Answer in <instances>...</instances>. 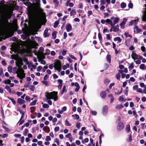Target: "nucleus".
<instances>
[{
	"label": "nucleus",
	"instance_id": "obj_40",
	"mask_svg": "<svg viewBox=\"0 0 146 146\" xmlns=\"http://www.w3.org/2000/svg\"><path fill=\"white\" fill-rule=\"evenodd\" d=\"M42 82L45 84V86H49V84L48 83V82L47 81H46V80H43Z\"/></svg>",
	"mask_w": 146,
	"mask_h": 146
},
{
	"label": "nucleus",
	"instance_id": "obj_33",
	"mask_svg": "<svg viewBox=\"0 0 146 146\" xmlns=\"http://www.w3.org/2000/svg\"><path fill=\"white\" fill-rule=\"evenodd\" d=\"M76 13V12L75 9L72 10L70 12V15L71 16L74 15Z\"/></svg>",
	"mask_w": 146,
	"mask_h": 146
},
{
	"label": "nucleus",
	"instance_id": "obj_18",
	"mask_svg": "<svg viewBox=\"0 0 146 146\" xmlns=\"http://www.w3.org/2000/svg\"><path fill=\"white\" fill-rule=\"evenodd\" d=\"M124 107V106L122 104H117L115 108L116 109H122Z\"/></svg>",
	"mask_w": 146,
	"mask_h": 146
},
{
	"label": "nucleus",
	"instance_id": "obj_9",
	"mask_svg": "<svg viewBox=\"0 0 146 146\" xmlns=\"http://www.w3.org/2000/svg\"><path fill=\"white\" fill-rule=\"evenodd\" d=\"M131 56L132 58L134 60H135L136 58L137 59L139 56L135 52H134V51L132 52Z\"/></svg>",
	"mask_w": 146,
	"mask_h": 146
},
{
	"label": "nucleus",
	"instance_id": "obj_25",
	"mask_svg": "<svg viewBox=\"0 0 146 146\" xmlns=\"http://www.w3.org/2000/svg\"><path fill=\"white\" fill-rule=\"evenodd\" d=\"M23 61H19L18 63V65L17 66L19 67V68H21V66L23 65ZM21 68H20V69H21ZM20 70H19V72H20Z\"/></svg>",
	"mask_w": 146,
	"mask_h": 146
},
{
	"label": "nucleus",
	"instance_id": "obj_63",
	"mask_svg": "<svg viewBox=\"0 0 146 146\" xmlns=\"http://www.w3.org/2000/svg\"><path fill=\"white\" fill-rule=\"evenodd\" d=\"M25 99L27 101L30 102L31 99L28 96H26L25 98Z\"/></svg>",
	"mask_w": 146,
	"mask_h": 146
},
{
	"label": "nucleus",
	"instance_id": "obj_19",
	"mask_svg": "<svg viewBox=\"0 0 146 146\" xmlns=\"http://www.w3.org/2000/svg\"><path fill=\"white\" fill-rule=\"evenodd\" d=\"M114 40L115 41H116L117 40L118 41V43H120L121 42L122 39L120 38V37H115L114 38Z\"/></svg>",
	"mask_w": 146,
	"mask_h": 146
},
{
	"label": "nucleus",
	"instance_id": "obj_27",
	"mask_svg": "<svg viewBox=\"0 0 146 146\" xmlns=\"http://www.w3.org/2000/svg\"><path fill=\"white\" fill-rule=\"evenodd\" d=\"M110 82V81L107 78H106L104 80V83L106 85L108 84Z\"/></svg>",
	"mask_w": 146,
	"mask_h": 146
},
{
	"label": "nucleus",
	"instance_id": "obj_38",
	"mask_svg": "<svg viewBox=\"0 0 146 146\" xmlns=\"http://www.w3.org/2000/svg\"><path fill=\"white\" fill-rule=\"evenodd\" d=\"M129 91V89L128 88V87H127L126 88L125 90H124V93L126 95V96H127L128 95L127 92Z\"/></svg>",
	"mask_w": 146,
	"mask_h": 146
},
{
	"label": "nucleus",
	"instance_id": "obj_50",
	"mask_svg": "<svg viewBox=\"0 0 146 146\" xmlns=\"http://www.w3.org/2000/svg\"><path fill=\"white\" fill-rule=\"evenodd\" d=\"M35 88V86L34 85H31L30 87L29 88V89L32 91H34Z\"/></svg>",
	"mask_w": 146,
	"mask_h": 146
},
{
	"label": "nucleus",
	"instance_id": "obj_28",
	"mask_svg": "<svg viewBox=\"0 0 146 146\" xmlns=\"http://www.w3.org/2000/svg\"><path fill=\"white\" fill-rule=\"evenodd\" d=\"M134 63L133 62L131 63L128 67V68L129 70H131L133 68Z\"/></svg>",
	"mask_w": 146,
	"mask_h": 146
},
{
	"label": "nucleus",
	"instance_id": "obj_43",
	"mask_svg": "<svg viewBox=\"0 0 146 146\" xmlns=\"http://www.w3.org/2000/svg\"><path fill=\"white\" fill-rule=\"evenodd\" d=\"M89 141L88 139V138H85L84 140L82 141V143L83 144H84L85 142V143H87Z\"/></svg>",
	"mask_w": 146,
	"mask_h": 146
},
{
	"label": "nucleus",
	"instance_id": "obj_35",
	"mask_svg": "<svg viewBox=\"0 0 146 146\" xmlns=\"http://www.w3.org/2000/svg\"><path fill=\"white\" fill-rule=\"evenodd\" d=\"M136 22H137V20H132L129 22V25L130 26L132 24L134 23V22H135V24H136L137 23H135Z\"/></svg>",
	"mask_w": 146,
	"mask_h": 146
},
{
	"label": "nucleus",
	"instance_id": "obj_36",
	"mask_svg": "<svg viewBox=\"0 0 146 146\" xmlns=\"http://www.w3.org/2000/svg\"><path fill=\"white\" fill-rule=\"evenodd\" d=\"M66 137L70 139L72 138V135L71 133H69L66 135Z\"/></svg>",
	"mask_w": 146,
	"mask_h": 146
},
{
	"label": "nucleus",
	"instance_id": "obj_64",
	"mask_svg": "<svg viewBox=\"0 0 146 146\" xmlns=\"http://www.w3.org/2000/svg\"><path fill=\"white\" fill-rule=\"evenodd\" d=\"M104 68L105 70H107L109 67V65L108 64L106 63L104 64Z\"/></svg>",
	"mask_w": 146,
	"mask_h": 146
},
{
	"label": "nucleus",
	"instance_id": "obj_60",
	"mask_svg": "<svg viewBox=\"0 0 146 146\" xmlns=\"http://www.w3.org/2000/svg\"><path fill=\"white\" fill-rule=\"evenodd\" d=\"M111 37H110V34L106 35V39L107 40H110L111 38Z\"/></svg>",
	"mask_w": 146,
	"mask_h": 146
},
{
	"label": "nucleus",
	"instance_id": "obj_10",
	"mask_svg": "<svg viewBox=\"0 0 146 146\" xmlns=\"http://www.w3.org/2000/svg\"><path fill=\"white\" fill-rule=\"evenodd\" d=\"M58 82L59 83V84L58 85V88L60 90L62 86L63 81L61 79H58Z\"/></svg>",
	"mask_w": 146,
	"mask_h": 146
},
{
	"label": "nucleus",
	"instance_id": "obj_54",
	"mask_svg": "<svg viewBox=\"0 0 146 146\" xmlns=\"http://www.w3.org/2000/svg\"><path fill=\"white\" fill-rule=\"evenodd\" d=\"M66 52H67L66 50H63L62 52V54L63 56H65L66 54Z\"/></svg>",
	"mask_w": 146,
	"mask_h": 146
},
{
	"label": "nucleus",
	"instance_id": "obj_15",
	"mask_svg": "<svg viewBox=\"0 0 146 146\" xmlns=\"http://www.w3.org/2000/svg\"><path fill=\"white\" fill-rule=\"evenodd\" d=\"M5 2L4 0H2L0 2V11H1L3 8V6L4 5V3Z\"/></svg>",
	"mask_w": 146,
	"mask_h": 146
},
{
	"label": "nucleus",
	"instance_id": "obj_32",
	"mask_svg": "<svg viewBox=\"0 0 146 146\" xmlns=\"http://www.w3.org/2000/svg\"><path fill=\"white\" fill-rule=\"evenodd\" d=\"M13 67L12 66H9L8 67V71L10 72L11 73L12 72Z\"/></svg>",
	"mask_w": 146,
	"mask_h": 146
},
{
	"label": "nucleus",
	"instance_id": "obj_26",
	"mask_svg": "<svg viewBox=\"0 0 146 146\" xmlns=\"http://www.w3.org/2000/svg\"><path fill=\"white\" fill-rule=\"evenodd\" d=\"M57 32L54 31L52 33V37L53 39H55L56 38V34Z\"/></svg>",
	"mask_w": 146,
	"mask_h": 146
},
{
	"label": "nucleus",
	"instance_id": "obj_58",
	"mask_svg": "<svg viewBox=\"0 0 146 146\" xmlns=\"http://www.w3.org/2000/svg\"><path fill=\"white\" fill-rule=\"evenodd\" d=\"M55 70H57L58 72H60L62 70L61 66L54 68Z\"/></svg>",
	"mask_w": 146,
	"mask_h": 146
},
{
	"label": "nucleus",
	"instance_id": "obj_41",
	"mask_svg": "<svg viewBox=\"0 0 146 146\" xmlns=\"http://www.w3.org/2000/svg\"><path fill=\"white\" fill-rule=\"evenodd\" d=\"M36 100H34L32 102H31L29 105L30 106H34L36 104Z\"/></svg>",
	"mask_w": 146,
	"mask_h": 146
},
{
	"label": "nucleus",
	"instance_id": "obj_16",
	"mask_svg": "<svg viewBox=\"0 0 146 146\" xmlns=\"http://www.w3.org/2000/svg\"><path fill=\"white\" fill-rule=\"evenodd\" d=\"M119 26L118 25H117L116 26H115L113 27V31L115 32H117L119 31Z\"/></svg>",
	"mask_w": 146,
	"mask_h": 146
},
{
	"label": "nucleus",
	"instance_id": "obj_59",
	"mask_svg": "<svg viewBox=\"0 0 146 146\" xmlns=\"http://www.w3.org/2000/svg\"><path fill=\"white\" fill-rule=\"evenodd\" d=\"M128 7L130 8H132L133 7V4L131 3H129L128 5Z\"/></svg>",
	"mask_w": 146,
	"mask_h": 146
},
{
	"label": "nucleus",
	"instance_id": "obj_56",
	"mask_svg": "<svg viewBox=\"0 0 146 146\" xmlns=\"http://www.w3.org/2000/svg\"><path fill=\"white\" fill-rule=\"evenodd\" d=\"M51 140L50 137V136H47L46 137L45 140L46 141H50Z\"/></svg>",
	"mask_w": 146,
	"mask_h": 146
},
{
	"label": "nucleus",
	"instance_id": "obj_20",
	"mask_svg": "<svg viewBox=\"0 0 146 146\" xmlns=\"http://www.w3.org/2000/svg\"><path fill=\"white\" fill-rule=\"evenodd\" d=\"M108 96L109 97L111 98L110 103H112L113 102V101L114 100V98H113V95L111 94H109L108 95Z\"/></svg>",
	"mask_w": 146,
	"mask_h": 146
},
{
	"label": "nucleus",
	"instance_id": "obj_7",
	"mask_svg": "<svg viewBox=\"0 0 146 146\" xmlns=\"http://www.w3.org/2000/svg\"><path fill=\"white\" fill-rule=\"evenodd\" d=\"M127 19L126 18H124L123 19V21L120 24V26L121 28L123 29L125 28L124 25L125 24Z\"/></svg>",
	"mask_w": 146,
	"mask_h": 146
},
{
	"label": "nucleus",
	"instance_id": "obj_21",
	"mask_svg": "<svg viewBox=\"0 0 146 146\" xmlns=\"http://www.w3.org/2000/svg\"><path fill=\"white\" fill-rule=\"evenodd\" d=\"M59 23V20L56 21L54 23L53 27L54 28H56L57 27Z\"/></svg>",
	"mask_w": 146,
	"mask_h": 146
},
{
	"label": "nucleus",
	"instance_id": "obj_42",
	"mask_svg": "<svg viewBox=\"0 0 146 146\" xmlns=\"http://www.w3.org/2000/svg\"><path fill=\"white\" fill-rule=\"evenodd\" d=\"M42 129L44 131L48 130V132L50 131V128L48 126H44L43 128Z\"/></svg>",
	"mask_w": 146,
	"mask_h": 146
},
{
	"label": "nucleus",
	"instance_id": "obj_53",
	"mask_svg": "<svg viewBox=\"0 0 146 146\" xmlns=\"http://www.w3.org/2000/svg\"><path fill=\"white\" fill-rule=\"evenodd\" d=\"M121 76L119 73H118V74H117L116 75V78L118 80H120Z\"/></svg>",
	"mask_w": 146,
	"mask_h": 146
},
{
	"label": "nucleus",
	"instance_id": "obj_51",
	"mask_svg": "<svg viewBox=\"0 0 146 146\" xmlns=\"http://www.w3.org/2000/svg\"><path fill=\"white\" fill-rule=\"evenodd\" d=\"M66 86H63L62 89V91L61 92V94L62 95L64 93V92L66 91Z\"/></svg>",
	"mask_w": 146,
	"mask_h": 146
},
{
	"label": "nucleus",
	"instance_id": "obj_44",
	"mask_svg": "<svg viewBox=\"0 0 146 146\" xmlns=\"http://www.w3.org/2000/svg\"><path fill=\"white\" fill-rule=\"evenodd\" d=\"M1 112L2 114L3 119H5V116L4 114V110L3 109V108H2V107L1 108Z\"/></svg>",
	"mask_w": 146,
	"mask_h": 146
},
{
	"label": "nucleus",
	"instance_id": "obj_17",
	"mask_svg": "<svg viewBox=\"0 0 146 146\" xmlns=\"http://www.w3.org/2000/svg\"><path fill=\"white\" fill-rule=\"evenodd\" d=\"M111 56L110 54H108L106 56V59L107 61L109 63H110L111 62Z\"/></svg>",
	"mask_w": 146,
	"mask_h": 146
},
{
	"label": "nucleus",
	"instance_id": "obj_31",
	"mask_svg": "<svg viewBox=\"0 0 146 146\" xmlns=\"http://www.w3.org/2000/svg\"><path fill=\"white\" fill-rule=\"evenodd\" d=\"M126 6V4L122 2L121 3V7L122 8H124Z\"/></svg>",
	"mask_w": 146,
	"mask_h": 146
},
{
	"label": "nucleus",
	"instance_id": "obj_8",
	"mask_svg": "<svg viewBox=\"0 0 146 146\" xmlns=\"http://www.w3.org/2000/svg\"><path fill=\"white\" fill-rule=\"evenodd\" d=\"M66 29L67 32H68L72 30V26L70 23H68L66 26Z\"/></svg>",
	"mask_w": 146,
	"mask_h": 146
},
{
	"label": "nucleus",
	"instance_id": "obj_49",
	"mask_svg": "<svg viewBox=\"0 0 146 146\" xmlns=\"http://www.w3.org/2000/svg\"><path fill=\"white\" fill-rule=\"evenodd\" d=\"M80 124H81L80 123L78 122L76 123V127L78 129H79L80 127Z\"/></svg>",
	"mask_w": 146,
	"mask_h": 146
},
{
	"label": "nucleus",
	"instance_id": "obj_29",
	"mask_svg": "<svg viewBox=\"0 0 146 146\" xmlns=\"http://www.w3.org/2000/svg\"><path fill=\"white\" fill-rule=\"evenodd\" d=\"M3 82L5 84H9L11 82V81L10 80H5Z\"/></svg>",
	"mask_w": 146,
	"mask_h": 146
},
{
	"label": "nucleus",
	"instance_id": "obj_46",
	"mask_svg": "<svg viewBox=\"0 0 146 146\" xmlns=\"http://www.w3.org/2000/svg\"><path fill=\"white\" fill-rule=\"evenodd\" d=\"M112 22V21L109 19H107L106 20V23L108 24H110Z\"/></svg>",
	"mask_w": 146,
	"mask_h": 146
},
{
	"label": "nucleus",
	"instance_id": "obj_34",
	"mask_svg": "<svg viewBox=\"0 0 146 146\" xmlns=\"http://www.w3.org/2000/svg\"><path fill=\"white\" fill-rule=\"evenodd\" d=\"M65 125L67 126H71V124L69 123V121L67 119H66L65 121Z\"/></svg>",
	"mask_w": 146,
	"mask_h": 146
},
{
	"label": "nucleus",
	"instance_id": "obj_11",
	"mask_svg": "<svg viewBox=\"0 0 146 146\" xmlns=\"http://www.w3.org/2000/svg\"><path fill=\"white\" fill-rule=\"evenodd\" d=\"M106 93L105 91L101 92L100 93V96L102 99H105L106 97Z\"/></svg>",
	"mask_w": 146,
	"mask_h": 146
},
{
	"label": "nucleus",
	"instance_id": "obj_14",
	"mask_svg": "<svg viewBox=\"0 0 146 146\" xmlns=\"http://www.w3.org/2000/svg\"><path fill=\"white\" fill-rule=\"evenodd\" d=\"M48 29H45L44 32V38H46L49 36V35L48 33Z\"/></svg>",
	"mask_w": 146,
	"mask_h": 146
},
{
	"label": "nucleus",
	"instance_id": "obj_45",
	"mask_svg": "<svg viewBox=\"0 0 146 146\" xmlns=\"http://www.w3.org/2000/svg\"><path fill=\"white\" fill-rule=\"evenodd\" d=\"M123 95H122L119 97L118 98V100L119 101L121 102L123 101Z\"/></svg>",
	"mask_w": 146,
	"mask_h": 146
},
{
	"label": "nucleus",
	"instance_id": "obj_37",
	"mask_svg": "<svg viewBox=\"0 0 146 146\" xmlns=\"http://www.w3.org/2000/svg\"><path fill=\"white\" fill-rule=\"evenodd\" d=\"M29 130L28 129H25L23 132V134L25 136L27 135V133L28 132Z\"/></svg>",
	"mask_w": 146,
	"mask_h": 146
},
{
	"label": "nucleus",
	"instance_id": "obj_3",
	"mask_svg": "<svg viewBox=\"0 0 146 146\" xmlns=\"http://www.w3.org/2000/svg\"><path fill=\"white\" fill-rule=\"evenodd\" d=\"M36 2L37 4V7L38 8V11L40 13V15L42 17L45 16V13L43 12V10L40 7V0H36Z\"/></svg>",
	"mask_w": 146,
	"mask_h": 146
},
{
	"label": "nucleus",
	"instance_id": "obj_57",
	"mask_svg": "<svg viewBox=\"0 0 146 146\" xmlns=\"http://www.w3.org/2000/svg\"><path fill=\"white\" fill-rule=\"evenodd\" d=\"M42 68V67L41 66H38L37 69V71L38 72H40Z\"/></svg>",
	"mask_w": 146,
	"mask_h": 146
},
{
	"label": "nucleus",
	"instance_id": "obj_6",
	"mask_svg": "<svg viewBox=\"0 0 146 146\" xmlns=\"http://www.w3.org/2000/svg\"><path fill=\"white\" fill-rule=\"evenodd\" d=\"M61 62L60 60H57L54 63V68L59 67L61 66Z\"/></svg>",
	"mask_w": 146,
	"mask_h": 146
},
{
	"label": "nucleus",
	"instance_id": "obj_24",
	"mask_svg": "<svg viewBox=\"0 0 146 146\" xmlns=\"http://www.w3.org/2000/svg\"><path fill=\"white\" fill-rule=\"evenodd\" d=\"M119 20V19L118 17H115V19L113 20V23H114V24H116L118 22Z\"/></svg>",
	"mask_w": 146,
	"mask_h": 146
},
{
	"label": "nucleus",
	"instance_id": "obj_12",
	"mask_svg": "<svg viewBox=\"0 0 146 146\" xmlns=\"http://www.w3.org/2000/svg\"><path fill=\"white\" fill-rule=\"evenodd\" d=\"M25 100L21 99V98H18L17 100V103L21 105L25 103Z\"/></svg>",
	"mask_w": 146,
	"mask_h": 146
},
{
	"label": "nucleus",
	"instance_id": "obj_5",
	"mask_svg": "<svg viewBox=\"0 0 146 146\" xmlns=\"http://www.w3.org/2000/svg\"><path fill=\"white\" fill-rule=\"evenodd\" d=\"M124 127V125L122 121L119 122L117 126V131H120L123 129Z\"/></svg>",
	"mask_w": 146,
	"mask_h": 146
},
{
	"label": "nucleus",
	"instance_id": "obj_52",
	"mask_svg": "<svg viewBox=\"0 0 146 146\" xmlns=\"http://www.w3.org/2000/svg\"><path fill=\"white\" fill-rule=\"evenodd\" d=\"M98 37L99 40L100 41H101L102 40V36L100 33H99L98 34Z\"/></svg>",
	"mask_w": 146,
	"mask_h": 146
},
{
	"label": "nucleus",
	"instance_id": "obj_47",
	"mask_svg": "<svg viewBox=\"0 0 146 146\" xmlns=\"http://www.w3.org/2000/svg\"><path fill=\"white\" fill-rule=\"evenodd\" d=\"M23 2V3L27 6H29V5H31V3L30 2L28 1L27 3H25V2Z\"/></svg>",
	"mask_w": 146,
	"mask_h": 146
},
{
	"label": "nucleus",
	"instance_id": "obj_22",
	"mask_svg": "<svg viewBox=\"0 0 146 146\" xmlns=\"http://www.w3.org/2000/svg\"><path fill=\"white\" fill-rule=\"evenodd\" d=\"M130 130V125L129 124H128L127 125L126 127L125 131L127 133H128L129 132Z\"/></svg>",
	"mask_w": 146,
	"mask_h": 146
},
{
	"label": "nucleus",
	"instance_id": "obj_61",
	"mask_svg": "<svg viewBox=\"0 0 146 146\" xmlns=\"http://www.w3.org/2000/svg\"><path fill=\"white\" fill-rule=\"evenodd\" d=\"M145 67V65L144 64H141L139 66V68L140 69L143 70Z\"/></svg>",
	"mask_w": 146,
	"mask_h": 146
},
{
	"label": "nucleus",
	"instance_id": "obj_55",
	"mask_svg": "<svg viewBox=\"0 0 146 146\" xmlns=\"http://www.w3.org/2000/svg\"><path fill=\"white\" fill-rule=\"evenodd\" d=\"M83 4L82 3H79L78 6V8H79L82 9L83 8Z\"/></svg>",
	"mask_w": 146,
	"mask_h": 146
},
{
	"label": "nucleus",
	"instance_id": "obj_39",
	"mask_svg": "<svg viewBox=\"0 0 146 146\" xmlns=\"http://www.w3.org/2000/svg\"><path fill=\"white\" fill-rule=\"evenodd\" d=\"M50 51L48 49H46V52L44 53V55H49L50 53Z\"/></svg>",
	"mask_w": 146,
	"mask_h": 146
},
{
	"label": "nucleus",
	"instance_id": "obj_62",
	"mask_svg": "<svg viewBox=\"0 0 146 146\" xmlns=\"http://www.w3.org/2000/svg\"><path fill=\"white\" fill-rule=\"evenodd\" d=\"M10 100H11V101L15 105L16 104V101L14 100V99L13 98H9Z\"/></svg>",
	"mask_w": 146,
	"mask_h": 146
},
{
	"label": "nucleus",
	"instance_id": "obj_1",
	"mask_svg": "<svg viewBox=\"0 0 146 146\" xmlns=\"http://www.w3.org/2000/svg\"><path fill=\"white\" fill-rule=\"evenodd\" d=\"M0 16L1 19H0V28L7 29L9 24V19L11 18V15L9 14L2 15L0 12Z\"/></svg>",
	"mask_w": 146,
	"mask_h": 146
},
{
	"label": "nucleus",
	"instance_id": "obj_23",
	"mask_svg": "<svg viewBox=\"0 0 146 146\" xmlns=\"http://www.w3.org/2000/svg\"><path fill=\"white\" fill-rule=\"evenodd\" d=\"M131 40L130 39H128L125 41V44L126 46H129V43L130 42Z\"/></svg>",
	"mask_w": 146,
	"mask_h": 146
},
{
	"label": "nucleus",
	"instance_id": "obj_4",
	"mask_svg": "<svg viewBox=\"0 0 146 146\" xmlns=\"http://www.w3.org/2000/svg\"><path fill=\"white\" fill-rule=\"evenodd\" d=\"M24 71L23 69H21L20 70V72L19 74H18L17 72L16 73L17 74V76L21 80L20 81V82L21 83H22V80L25 76V74L24 73Z\"/></svg>",
	"mask_w": 146,
	"mask_h": 146
},
{
	"label": "nucleus",
	"instance_id": "obj_48",
	"mask_svg": "<svg viewBox=\"0 0 146 146\" xmlns=\"http://www.w3.org/2000/svg\"><path fill=\"white\" fill-rule=\"evenodd\" d=\"M49 107V106L46 104H44L42 105V107L44 108H48Z\"/></svg>",
	"mask_w": 146,
	"mask_h": 146
},
{
	"label": "nucleus",
	"instance_id": "obj_13",
	"mask_svg": "<svg viewBox=\"0 0 146 146\" xmlns=\"http://www.w3.org/2000/svg\"><path fill=\"white\" fill-rule=\"evenodd\" d=\"M108 110V107L107 105L104 106L103 109V112L104 114L107 113Z\"/></svg>",
	"mask_w": 146,
	"mask_h": 146
},
{
	"label": "nucleus",
	"instance_id": "obj_30",
	"mask_svg": "<svg viewBox=\"0 0 146 146\" xmlns=\"http://www.w3.org/2000/svg\"><path fill=\"white\" fill-rule=\"evenodd\" d=\"M134 28L136 29L137 33H140L141 31V30L139 29L137 26H135Z\"/></svg>",
	"mask_w": 146,
	"mask_h": 146
},
{
	"label": "nucleus",
	"instance_id": "obj_2",
	"mask_svg": "<svg viewBox=\"0 0 146 146\" xmlns=\"http://www.w3.org/2000/svg\"><path fill=\"white\" fill-rule=\"evenodd\" d=\"M57 94V92L53 91L50 93L46 92L45 96L47 100L53 99L54 100L56 101L58 100Z\"/></svg>",
	"mask_w": 146,
	"mask_h": 146
}]
</instances>
